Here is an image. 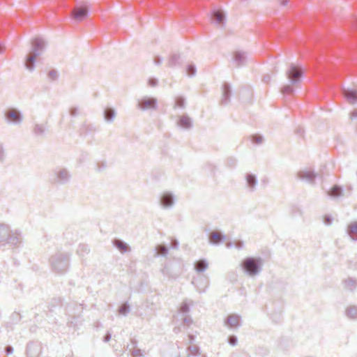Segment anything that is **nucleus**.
<instances>
[{"label": "nucleus", "mask_w": 357, "mask_h": 357, "mask_svg": "<svg viewBox=\"0 0 357 357\" xmlns=\"http://www.w3.org/2000/svg\"><path fill=\"white\" fill-rule=\"evenodd\" d=\"M31 45L33 49L32 52L29 54L25 62L26 67L29 70L33 68L34 61L40 52L45 48V43L43 39L37 38L32 40Z\"/></svg>", "instance_id": "f257e3e1"}, {"label": "nucleus", "mask_w": 357, "mask_h": 357, "mask_svg": "<svg viewBox=\"0 0 357 357\" xmlns=\"http://www.w3.org/2000/svg\"><path fill=\"white\" fill-rule=\"evenodd\" d=\"M261 265L260 259L250 257L243 261L242 266L250 275H255L259 271Z\"/></svg>", "instance_id": "f03ea898"}, {"label": "nucleus", "mask_w": 357, "mask_h": 357, "mask_svg": "<svg viewBox=\"0 0 357 357\" xmlns=\"http://www.w3.org/2000/svg\"><path fill=\"white\" fill-rule=\"evenodd\" d=\"M87 15L88 10L84 6L77 7L73 12L74 19L77 21H82L87 17Z\"/></svg>", "instance_id": "7ed1b4c3"}, {"label": "nucleus", "mask_w": 357, "mask_h": 357, "mask_svg": "<svg viewBox=\"0 0 357 357\" xmlns=\"http://www.w3.org/2000/svg\"><path fill=\"white\" fill-rule=\"evenodd\" d=\"M301 75V70L296 66H291L288 71V77L294 83L298 80Z\"/></svg>", "instance_id": "20e7f679"}, {"label": "nucleus", "mask_w": 357, "mask_h": 357, "mask_svg": "<svg viewBox=\"0 0 357 357\" xmlns=\"http://www.w3.org/2000/svg\"><path fill=\"white\" fill-rule=\"evenodd\" d=\"M139 105L142 109H155L156 107V100L152 98H144L139 102Z\"/></svg>", "instance_id": "39448f33"}, {"label": "nucleus", "mask_w": 357, "mask_h": 357, "mask_svg": "<svg viewBox=\"0 0 357 357\" xmlns=\"http://www.w3.org/2000/svg\"><path fill=\"white\" fill-rule=\"evenodd\" d=\"M6 117L10 122L18 123L21 121L20 114L14 109L8 110L6 113Z\"/></svg>", "instance_id": "423d86ee"}, {"label": "nucleus", "mask_w": 357, "mask_h": 357, "mask_svg": "<svg viewBox=\"0 0 357 357\" xmlns=\"http://www.w3.org/2000/svg\"><path fill=\"white\" fill-rule=\"evenodd\" d=\"M344 95L349 103L354 104L357 102V91L356 90H346Z\"/></svg>", "instance_id": "0eeeda50"}, {"label": "nucleus", "mask_w": 357, "mask_h": 357, "mask_svg": "<svg viewBox=\"0 0 357 357\" xmlns=\"http://www.w3.org/2000/svg\"><path fill=\"white\" fill-rule=\"evenodd\" d=\"M298 176L302 179H305L312 182L314 180L316 175L313 172L310 170H306L300 172L298 173Z\"/></svg>", "instance_id": "6e6552de"}, {"label": "nucleus", "mask_w": 357, "mask_h": 357, "mask_svg": "<svg viewBox=\"0 0 357 357\" xmlns=\"http://www.w3.org/2000/svg\"><path fill=\"white\" fill-rule=\"evenodd\" d=\"M226 323L229 327H237L240 323V317L236 314H231L227 317Z\"/></svg>", "instance_id": "1a4fd4ad"}, {"label": "nucleus", "mask_w": 357, "mask_h": 357, "mask_svg": "<svg viewBox=\"0 0 357 357\" xmlns=\"http://www.w3.org/2000/svg\"><path fill=\"white\" fill-rule=\"evenodd\" d=\"M223 238V236L218 231H213L210 234L209 236V241L213 244H218L220 243Z\"/></svg>", "instance_id": "9d476101"}, {"label": "nucleus", "mask_w": 357, "mask_h": 357, "mask_svg": "<svg viewBox=\"0 0 357 357\" xmlns=\"http://www.w3.org/2000/svg\"><path fill=\"white\" fill-rule=\"evenodd\" d=\"M9 236V228L6 225H0V242L8 239Z\"/></svg>", "instance_id": "9b49d317"}, {"label": "nucleus", "mask_w": 357, "mask_h": 357, "mask_svg": "<svg viewBox=\"0 0 357 357\" xmlns=\"http://www.w3.org/2000/svg\"><path fill=\"white\" fill-rule=\"evenodd\" d=\"M178 124L183 128H188L191 126V121L189 117L183 116L179 119Z\"/></svg>", "instance_id": "f8f14e48"}, {"label": "nucleus", "mask_w": 357, "mask_h": 357, "mask_svg": "<svg viewBox=\"0 0 357 357\" xmlns=\"http://www.w3.org/2000/svg\"><path fill=\"white\" fill-rule=\"evenodd\" d=\"M348 234L353 238H357V222L351 223L348 227Z\"/></svg>", "instance_id": "ddd939ff"}, {"label": "nucleus", "mask_w": 357, "mask_h": 357, "mask_svg": "<svg viewBox=\"0 0 357 357\" xmlns=\"http://www.w3.org/2000/svg\"><path fill=\"white\" fill-rule=\"evenodd\" d=\"M114 244L123 253L129 250L128 245L120 240H115Z\"/></svg>", "instance_id": "4468645a"}, {"label": "nucleus", "mask_w": 357, "mask_h": 357, "mask_svg": "<svg viewBox=\"0 0 357 357\" xmlns=\"http://www.w3.org/2000/svg\"><path fill=\"white\" fill-rule=\"evenodd\" d=\"M173 203V199L169 194H165L162 198V204L164 206H169Z\"/></svg>", "instance_id": "2eb2a0df"}, {"label": "nucleus", "mask_w": 357, "mask_h": 357, "mask_svg": "<svg viewBox=\"0 0 357 357\" xmlns=\"http://www.w3.org/2000/svg\"><path fill=\"white\" fill-rule=\"evenodd\" d=\"M207 263L204 260H199L195 265V268L198 272H203L207 268Z\"/></svg>", "instance_id": "dca6fc26"}, {"label": "nucleus", "mask_w": 357, "mask_h": 357, "mask_svg": "<svg viewBox=\"0 0 357 357\" xmlns=\"http://www.w3.org/2000/svg\"><path fill=\"white\" fill-rule=\"evenodd\" d=\"M214 17L218 24H222L225 20L224 14L220 10L214 13Z\"/></svg>", "instance_id": "f3484780"}, {"label": "nucleus", "mask_w": 357, "mask_h": 357, "mask_svg": "<svg viewBox=\"0 0 357 357\" xmlns=\"http://www.w3.org/2000/svg\"><path fill=\"white\" fill-rule=\"evenodd\" d=\"M234 60L238 65L241 64L244 60V54L240 52H236L234 54Z\"/></svg>", "instance_id": "a211bd4d"}, {"label": "nucleus", "mask_w": 357, "mask_h": 357, "mask_svg": "<svg viewBox=\"0 0 357 357\" xmlns=\"http://www.w3.org/2000/svg\"><path fill=\"white\" fill-rule=\"evenodd\" d=\"M341 188L340 187H337V186H335L333 187L331 191L329 192V195L331 196H333V197H337V196H339L341 194Z\"/></svg>", "instance_id": "6ab92c4d"}, {"label": "nucleus", "mask_w": 357, "mask_h": 357, "mask_svg": "<svg viewBox=\"0 0 357 357\" xmlns=\"http://www.w3.org/2000/svg\"><path fill=\"white\" fill-rule=\"evenodd\" d=\"M184 106V99L182 97H176L175 100V107H183Z\"/></svg>", "instance_id": "aec40b11"}, {"label": "nucleus", "mask_w": 357, "mask_h": 357, "mask_svg": "<svg viewBox=\"0 0 357 357\" xmlns=\"http://www.w3.org/2000/svg\"><path fill=\"white\" fill-rule=\"evenodd\" d=\"M347 314L351 317H355L357 316V309L355 307L349 308L347 310Z\"/></svg>", "instance_id": "412c9836"}, {"label": "nucleus", "mask_w": 357, "mask_h": 357, "mask_svg": "<svg viewBox=\"0 0 357 357\" xmlns=\"http://www.w3.org/2000/svg\"><path fill=\"white\" fill-rule=\"evenodd\" d=\"M114 116V112L113 110L108 109L105 111V119L107 120H112Z\"/></svg>", "instance_id": "4be33fe9"}, {"label": "nucleus", "mask_w": 357, "mask_h": 357, "mask_svg": "<svg viewBox=\"0 0 357 357\" xmlns=\"http://www.w3.org/2000/svg\"><path fill=\"white\" fill-rule=\"evenodd\" d=\"M47 75L50 80H55V79H56V78L58 77L57 72L55 70H51L48 73Z\"/></svg>", "instance_id": "5701e85b"}, {"label": "nucleus", "mask_w": 357, "mask_h": 357, "mask_svg": "<svg viewBox=\"0 0 357 357\" xmlns=\"http://www.w3.org/2000/svg\"><path fill=\"white\" fill-rule=\"evenodd\" d=\"M282 92L286 95L291 94L293 92V88L291 86H285L283 87Z\"/></svg>", "instance_id": "b1692460"}, {"label": "nucleus", "mask_w": 357, "mask_h": 357, "mask_svg": "<svg viewBox=\"0 0 357 357\" xmlns=\"http://www.w3.org/2000/svg\"><path fill=\"white\" fill-rule=\"evenodd\" d=\"M247 181L250 187H253L255 183V178L252 175H248Z\"/></svg>", "instance_id": "393cba45"}, {"label": "nucleus", "mask_w": 357, "mask_h": 357, "mask_svg": "<svg viewBox=\"0 0 357 357\" xmlns=\"http://www.w3.org/2000/svg\"><path fill=\"white\" fill-rule=\"evenodd\" d=\"M129 310V307L126 304H123L119 310L121 314H126Z\"/></svg>", "instance_id": "a878e982"}, {"label": "nucleus", "mask_w": 357, "mask_h": 357, "mask_svg": "<svg viewBox=\"0 0 357 357\" xmlns=\"http://www.w3.org/2000/svg\"><path fill=\"white\" fill-rule=\"evenodd\" d=\"M189 310H190L189 305L187 303L183 302L181 305L180 311L181 312H187L189 311Z\"/></svg>", "instance_id": "bb28decb"}, {"label": "nucleus", "mask_w": 357, "mask_h": 357, "mask_svg": "<svg viewBox=\"0 0 357 357\" xmlns=\"http://www.w3.org/2000/svg\"><path fill=\"white\" fill-rule=\"evenodd\" d=\"M229 93H230L229 87L228 85L225 84L224 86V96H225V100L228 99Z\"/></svg>", "instance_id": "cd10ccee"}, {"label": "nucleus", "mask_w": 357, "mask_h": 357, "mask_svg": "<svg viewBox=\"0 0 357 357\" xmlns=\"http://www.w3.org/2000/svg\"><path fill=\"white\" fill-rule=\"evenodd\" d=\"M188 74L189 75H192L195 73V68L192 66H188L187 68Z\"/></svg>", "instance_id": "c85d7f7f"}, {"label": "nucleus", "mask_w": 357, "mask_h": 357, "mask_svg": "<svg viewBox=\"0 0 357 357\" xmlns=\"http://www.w3.org/2000/svg\"><path fill=\"white\" fill-rule=\"evenodd\" d=\"M252 140L255 143H261L262 142V137L255 135L252 137Z\"/></svg>", "instance_id": "c756f323"}, {"label": "nucleus", "mask_w": 357, "mask_h": 357, "mask_svg": "<svg viewBox=\"0 0 357 357\" xmlns=\"http://www.w3.org/2000/svg\"><path fill=\"white\" fill-rule=\"evenodd\" d=\"M237 340L234 336H231L229 337V343L232 345H235L236 344Z\"/></svg>", "instance_id": "7c9ffc66"}, {"label": "nucleus", "mask_w": 357, "mask_h": 357, "mask_svg": "<svg viewBox=\"0 0 357 357\" xmlns=\"http://www.w3.org/2000/svg\"><path fill=\"white\" fill-rule=\"evenodd\" d=\"M167 248L165 247H164V246H160L159 247V252H160V253L165 254V253H167Z\"/></svg>", "instance_id": "2f4dec72"}, {"label": "nucleus", "mask_w": 357, "mask_h": 357, "mask_svg": "<svg viewBox=\"0 0 357 357\" xmlns=\"http://www.w3.org/2000/svg\"><path fill=\"white\" fill-rule=\"evenodd\" d=\"M350 117L351 119H357V109H355L354 110L351 114H350Z\"/></svg>", "instance_id": "473e14b6"}, {"label": "nucleus", "mask_w": 357, "mask_h": 357, "mask_svg": "<svg viewBox=\"0 0 357 357\" xmlns=\"http://www.w3.org/2000/svg\"><path fill=\"white\" fill-rule=\"evenodd\" d=\"M324 222L326 225H330L331 223V219L329 217H325Z\"/></svg>", "instance_id": "72a5a7b5"}, {"label": "nucleus", "mask_w": 357, "mask_h": 357, "mask_svg": "<svg viewBox=\"0 0 357 357\" xmlns=\"http://www.w3.org/2000/svg\"><path fill=\"white\" fill-rule=\"evenodd\" d=\"M6 353H7V354H10V353H12V351H13V349H12V347H8L6 349Z\"/></svg>", "instance_id": "f704fd0d"}, {"label": "nucleus", "mask_w": 357, "mask_h": 357, "mask_svg": "<svg viewBox=\"0 0 357 357\" xmlns=\"http://www.w3.org/2000/svg\"><path fill=\"white\" fill-rule=\"evenodd\" d=\"M149 83H150V85H151V86H155L156 84L155 82L153 80H150Z\"/></svg>", "instance_id": "c9c22d12"}, {"label": "nucleus", "mask_w": 357, "mask_h": 357, "mask_svg": "<svg viewBox=\"0 0 357 357\" xmlns=\"http://www.w3.org/2000/svg\"><path fill=\"white\" fill-rule=\"evenodd\" d=\"M109 339H110V335H108L105 337V341H108Z\"/></svg>", "instance_id": "e433bc0d"}, {"label": "nucleus", "mask_w": 357, "mask_h": 357, "mask_svg": "<svg viewBox=\"0 0 357 357\" xmlns=\"http://www.w3.org/2000/svg\"><path fill=\"white\" fill-rule=\"evenodd\" d=\"M193 352H194V354L197 353V349L195 347V348L193 349Z\"/></svg>", "instance_id": "4c0bfd02"}]
</instances>
